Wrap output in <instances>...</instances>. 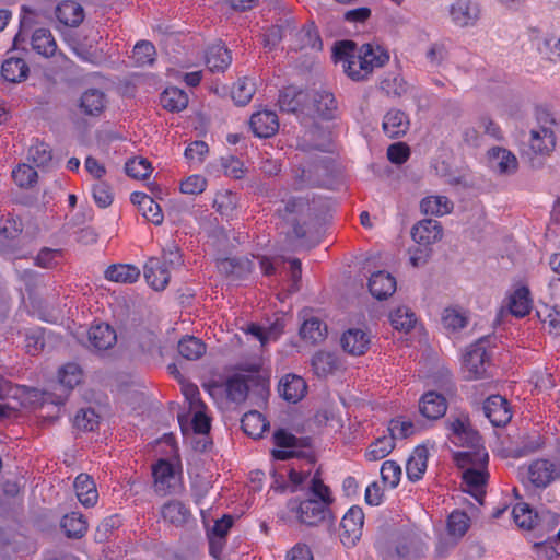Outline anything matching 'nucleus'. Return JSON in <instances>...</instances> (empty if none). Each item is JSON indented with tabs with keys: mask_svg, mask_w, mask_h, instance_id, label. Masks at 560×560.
<instances>
[{
	"mask_svg": "<svg viewBox=\"0 0 560 560\" xmlns=\"http://www.w3.org/2000/svg\"><path fill=\"white\" fill-rule=\"evenodd\" d=\"M279 215L292 226V234L307 249L319 243V217L315 199L292 197L278 209Z\"/></svg>",
	"mask_w": 560,
	"mask_h": 560,
	"instance_id": "1",
	"label": "nucleus"
},
{
	"mask_svg": "<svg viewBox=\"0 0 560 560\" xmlns=\"http://www.w3.org/2000/svg\"><path fill=\"white\" fill-rule=\"evenodd\" d=\"M312 498L298 502L291 500L289 508L300 523L307 526H317L323 522L332 523L334 516L329 509L332 503L329 488L318 476H314L310 487Z\"/></svg>",
	"mask_w": 560,
	"mask_h": 560,
	"instance_id": "2",
	"label": "nucleus"
},
{
	"mask_svg": "<svg viewBox=\"0 0 560 560\" xmlns=\"http://www.w3.org/2000/svg\"><path fill=\"white\" fill-rule=\"evenodd\" d=\"M488 460L489 455L483 447L457 454V462L460 467L470 465L463 471L464 491L470 493L480 504H483L485 487L489 477L487 471Z\"/></svg>",
	"mask_w": 560,
	"mask_h": 560,
	"instance_id": "3",
	"label": "nucleus"
},
{
	"mask_svg": "<svg viewBox=\"0 0 560 560\" xmlns=\"http://www.w3.org/2000/svg\"><path fill=\"white\" fill-rule=\"evenodd\" d=\"M249 390H255L259 396L265 397L269 392L268 378L260 374H236L226 382L228 398L234 402L244 401Z\"/></svg>",
	"mask_w": 560,
	"mask_h": 560,
	"instance_id": "4",
	"label": "nucleus"
},
{
	"mask_svg": "<svg viewBox=\"0 0 560 560\" xmlns=\"http://www.w3.org/2000/svg\"><path fill=\"white\" fill-rule=\"evenodd\" d=\"M490 341V336L480 337L465 353L464 366L468 373V380H479L487 376V365L490 364L487 347Z\"/></svg>",
	"mask_w": 560,
	"mask_h": 560,
	"instance_id": "5",
	"label": "nucleus"
},
{
	"mask_svg": "<svg viewBox=\"0 0 560 560\" xmlns=\"http://www.w3.org/2000/svg\"><path fill=\"white\" fill-rule=\"evenodd\" d=\"M332 56L336 62L342 63L345 72L353 81L365 80L370 74L359 68L358 61L361 60L357 56V44L353 40L337 42L332 49Z\"/></svg>",
	"mask_w": 560,
	"mask_h": 560,
	"instance_id": "6",
	"label": "nucleus"
},
{
	"mask_svg": "<svg viewBox=\"0 0 560 560\" xmlns=\"http://www.w3.org/2000/svg\"><path fill=\"white\" fill-rule=\"evenodd\" d=\"M446 428L452 432L455 438V442L459 443L460 446H466L472 451L482 448L481 436L470 425L469 418L466 413H460L457 417H450L446 420Z\"/></svg>",
	"mask_w": 560,
	"mask_h": 560,
	"instance_id": "7",
	"label": "nucleus"
},
{
	"mask_svg": "<svg viewBox=\"0 0 560 560\" xmlns=\"http://www.w3.org/2000/svg\"><path fill=\"white\" fill-rule=\"evenodd\" d=\"M330 159H316L307 166L296 171V180L300 186H323L331 176Z\"/></svg>",
	"mask_w": 560,
	"mask_h": 560,
	"instance_id": "8",
	"label": "nucleus"
},
{
	"mask_svg": "<svg viewBox=\"0 0 560 560\" xmlns=\"http://www.w3.org/2000/svg\"><path fill=\"white\" fill-rule=\"evenodd\" d=\"M364 513L354 505L348 510L340 522V540L346 547H353L362 536Z\"/></svg>",
	"mask_w": 560,
	"mask_h": 560,
	"instance_id": "9",
	"label": "nucleus"
},
{
	"mask_svg": "<svg viewBox=\"0 0 560 560\" xmlns=\"http://www.w3.org/2000/svg\"><path fill=\"white\" fill-rule=\"evenodd\" d=\"M538 120L544 122V125L539 126L537 129L530 130L529 145L536 154H547L552 151L556 145L555 133L547 124L555 125L556 120L548 113H542V115L538 117Z\"/></svg>",
	"mask_w": 560,
	"mask_h": 560,
	"instance_id": "10",
	"label": "nucleus"
},
{
	"mask_svg": "<svg viewBox=\"0 0 560 560\" xmlns=\"http://www.w3.org/2000/svg\"><path fill=\"white\" fill-rule=\"evenodd\" d=\"M528 478L537 488H546L560 479V457L555 462L546 458L534 460L528 467Z\"/></svg>",
	"mask_w": 560,
	"mask_h": 560,
	"instance_id": "11",
	"label": "nucleus"
},
{
	"mask_svg": "<svg viewBox=\"0 0 560 560\" xmlns=\"http://www.w3.org/2000/svg\"><path fill=\"white\" fill-rule=\"evenodd\" d=\"M483 412L494 427H504L512 418L509 401L501 395L488 397L483 404Z\"/></svg>",
	"mask_w": 560,
	"mask_h": 560,
	"instance_id": "12",
	"label": "nucleus"
},
{
	"mask_svg": "<svg viewBox=\"0 0 560 560\" xmlns=\"http://www.w3.org/2000/svg\"><path fill=\"white\" fill-rule=\"evenodd\" d=\"M89 346L97 352L113 348L117 342L115 329L105 323L93 325L88 332Z\"/></svg>",
	"mask_w": 560,
	"mask_h": 560,
	"instance_id": "13",
	"label": "nucleus"
},
{
	"mask_svg": "<svg viewBox=\"0 0 560 560\" xmlns=\"http://www.w3.org/2000/svg\"><path fill=\"white\" fill-rule=\"evenodd\" d=\"M412 240L422 245L423 247H428L440 241L443 236V228L441 223L433 219H424L418 222L411 230Z\"/></svg>",
	"mask_w": 560,
	"mask_h": 560,
	"instance_id": "14",
	"label": "nucleus"
},
{
	"mask_svg": "<svg viewBox=\"0 0 560 560\" xmlns=\"http://www.w3.org/2000/svg\"><path fill=\"white\" fill-rule=\"evenodd\" d=\"M249 126L255 136L259 138H269L279 129L278 116L272 110H259L252 115Z\"/></svg>",
	"mask_w": 560,
	"mask_h": 560,
	"instance_id": "15",
	"label": "nucleus"
},
{
	"mask_svg": "<svg viewBox=\"0 0 560 560\" xmlns=\"http://www.w3.org/2000/svg\"><path fill=\"white\" fill-rule=\"evenodd\" d=\"M32 50L44 57L51 58L58 52L57 42L49 28L38 27L30 36Z\"/></svg>",
	"mask_w": 560,
	"mask_h": 560,
	"instance_id": "16",
	"label": "nucleus"
},
{
	"mask_svg": "<svg viewBox=\"0 0 560 560\" xmlns=\"http://www.w3.org/2000/svg\"><path fill=\"white\" fill-rule=\"evenodd\" d=\"M143 272L147 283L155 291L164 290L170 282V270L162 264L161 258H149Z\"/></svg>",
	"mask_w": 560,
	"mask_h": 560,
	"instance_id": "17",
	"label": "nucleus"
},
{
	"mask_svg": "<svg viewBox=\"0 0 560 560\" xmlns=\"http://www.w3.org/2000/svg\"><path fill=\"white\" fill-rule=\"evenodd\" d=\"M491 167L500 175L515 174L518 168L517 158L508 149L491 148L488 151Z\"/></svg>",
	"mask_w": 560,
	"mask_h": 560,
	"instance_id": "18",
	"label": "nucleus"
},
{
	"mask_svg": "<svg viewBox=\"0 0 560 560\" xmlns=\"http://www.w3.org/2000/svg\"><path fill=\"white\" fill-rule=\"evenodd\" d=\"M361 61L359 68L365 73H371L374 67H382L389 60V55L382 47H374L371 44H363L357 54Z\"/></svg>",
	"mask_w": 560,
	"mask_h": 560,
	"instance_id": "19",
	"label": "nucleus"
},
{
	"mask_svg": "<svg viewBox=\"0 0 560 560\" xmlns=\"http://www.w3.org/2000/svg\"><path fill=\"white\" fill-rule=\"evenodd\" d=\"M307 389L306 382L299 375L287 374L280 380L279 393L289 402L300 401Z\"/></svg>",
	"mask_w": 560,
	"mask_h": 560,
	"instance_id": "20",
	"label": "nucleus"
},
{
	"mask_svg": "<svg viewBox=\"0 0 560 560\" xmlns=\"http://www.w3.org/2000/svg\"><path fill=\"white\" fill-rule=\"evenodd\" d=\"M447 404L443 395L435 392L424 394L419 404V410L429 420H438L446 412Z\"/></svg>",
	"mask_w": 560,
	"mask_h": 560,
	"instance_id": "21",
	"label": "nucleus"
},
{
	"mask_svg": "<svg viewBox=\"0 0 560 560\" xmlns=\"http://www.w3.org/2000/svg\"><path fill=\"white\" fill-rule=\"evenodd\" d=\"M369 290L377 300H386L396 291V279L386 271H376L369 279Z\"/></svg>",
	"mask_w": 560,
	"mask_h": 560,
	"instance_id": "22",
	"label": "nucleus"
},
{
	"mask_svg": "<svg viewBox=\"0 0 560 560\" xmlns=\"http://www.w3.org/2000/svg\"><path fill=\"white\" fill-rule=\"evenodd\" d=\"M410 126L407 114L400 109H390L383 120V130L389 138H399L406 135Z\"/></svg>",
	"mask_w": 560,
	"mask_h": 560,
	"instance_id": "23",
	"label": "nucleus"
},
{
	"mask_svg": "<svg viewBox=\"0 0 560 560\" xmlns=\"http://www.w3.org/2000/svg\"><path fill=\"white\" fill-rule=\"evenodd\" d=\"M340 342L346 352L352 355H361L368 350L370 338L362 329L351 328L342 335Z\"/></svg>",
	"mask_w": 560,
	"mask_h": 560,
	"instance_id": "24",
	"label": "nucleus"
},
{
	"mask_svg": "<svg viewBox=\"0 0 560 560\" xmlns=\"http://www.w3.org/2000/svg\"><path fill=\"white\" fill-rule=\"evenodd\" d=\"M30 74V67L23 58H7L1 66L2 78L10 83L24 82Z\"/></svg>",
	"mask_w": 560,
	"mask_h": 560,
	"instance_id": "25",
	"label": "nucleus"
},
{
	"mask_svg": "<svg viewBox=\"0 0 560 560\" xmlns=\"http://www.w3.org/2000/svg\"><path fill=\"white\" fill-rule=\"evenodd\" d=\"M453 21L464 27L474 24L479 18V9L469 0H458L451 7Z\"/></svg>",
	"mask_w": 560,
	"mask_h": 560,
	"instance_id": "26",
	"label": "nucleus"
},
{
	"mask_svg": "<svg viewBox=\"0 0 560 560\" xmlns=\"http://www.w3.org/2000/svg\"><path fill=\"white\" fill-rule=\"evenodd\" d=\"M74 489L79 501L84 506H94L98 493L93 479L86 474H80L74 480Z\"/></svg>",
	"mask_w": 560,
	"mask_h": 560,
	"instance_id": "27",
	"label": "nucleus"
},
{
	"mask_svg": "<svg viewBox=\"0 0 560 560\" xmlns=\"http://www.w3.org/2000/svg\"><path fill=\"white\" fill-rule=\"evenodd\" d=\"M428 456L429 452L425 446L419 445L415 448L406 464V472L409 480L418 481L422 478L427 469Z\"/></svg>",
	"mask_w": 560,
	"mask_h": 560,
	"instance_id": "28",
	"label": "nucleus"
},
{
	"mask_svg": "<svg viewBox=\"0 0 560 560\" xmlns=\"http://www.w3.org/2000/svg\"><path fill=\"white\" fill-rule=\"evenodd\" d=\"M244 433L253 439H258L269 428V422L257 410L246 412L241 419Z\"/></svg>",
	"mask_w": 560,
	"mask_h": 560,
	"instance_id": "29",
	"label": "nucleus"
},
{
	"mask_svg": "<svg viewBox=\"0 0 560 560\" xmlns=\"http://www.w3.org/2000/svg\"><path fill=\"white\" fill-rule=\"evenodd\" d=\"M231 61V52L224 46L217 44L208 48L206 63L210 71H224L230 66Z\"/></svg>",
	"mask_w": 560,
	"mask_h": 560,
	"instance_id": "30",
	"label": "nucleus"
},
{
	"mask_svg": "<svg viewBox=\"0 0 560 560\" xmlns=\"http://www.w3.org/2000/svg\"><path fill=\"white\" fill-rule=\"evenodd\" d=\"M300 336L311 345H317L327 336V325L317 317L304 320L300 328Z\"/></svg>",
	"mask_w": 560,
	"mask_h": 560,
	"instance_id": "31",
	"label": "nucleus"
},
{
	"mask_svg": "<svg viewBox=\"0 0 560 560\" xmlns=\"http://www.w3.org/2000/svg\"><path fill=\"white\" fill-rule=\"evenodd\" d=\"M218 269L222 275L240 279L252 270V262L245 258L229 257L218 261Z\"/></svg>",
	"mask_w": 560,
	"mask_h": 560,
	"instance_id": "32",
	"label": "nucleus"
},
{
	"mask_svg": "<svg viewBox=\"0 0 560 560\" xmlns=\"http://www.w3.org/2000/svg\"><path fill=\"white\" fill-rule=\"evenodd\" d=\"M57 19L67 26H78L84 19L83 8L74 1H66L56 9Z\"/></svg>",
	"mask_w": 560,
	"mask_h": 560,
	"instance_id": "33",
	"label": "nucleus"
},
{
	"mask_svg": "<svg viewBox=\"0 0 560 560\" xmlns=\"http://www.w3.org/2000/svg\"><path fill=\"white\" fill-rule=\"evenodd\" d=\"M60 526L66 536L72 539L82 538L88 532V522L78 512L66 514L61 520Z\"/></svg>",
	"mask_w": 560,
	"mask_h": 560,
	"instance_id": "34",
	"label": "nucleus"
},
{
	"mask_svg": "<svg viewBox=\"0 0 560 560\" xmlns=\"http://www.w3.org/2000/svg\"><path fill=\"white\" fill-rule=\"evenodd\" d=\"M313 105L317 114L324 119H332L338 107L334 94L327 90L314 92Z\"/></svg>",
	"mask_w": 560,
	"mask_h": 560,
	"instance_id": "35",
	"label": "nucleus"
},
{
	"mask_svg": "<svg viewBox=\"0 0 560 560\" xmlns=\"http://www.w3.org/2000/svg\"><path fill=\"white\" fill-rule=\"evenodd\" d=\"M104 107L105 94L97 89H90L85 91L80 98V108L85 115H100Z\"/></svg>",
	"mask_w": 560,
	"mask_h": 560,
	"instance_id": "36",
	"label": "nucleus"
},
{
	"mask_svg": "<svg viewBox=\"0 0 560 560\" xmlns=\"http://www.w3.org/2000/svg\"><path fill=\"white\" fill-rule=\"evenodd\" d=\"M160 102L170 112H180L188 105V95L183 90L172 86L163 91Z\"/></svg>",
	"mask_w": 560,
	"mask_h": 560,
	"instance_id": "37",
	"label": "nucleus"
},
{
	"mask_svg": "<svg viewBox=\"0 0 560 560\" xmlns=\"http://www.w3.org/2000/svg\"><path fill=\"white\" fill-rule=\"evenodd\" d=\"M511 313L516 317H525L532 310L530 291L527 287H521L514 291L509 304Z\"/></svg>",
	"mask_w": 560,
	"mask_h": 560,
	"instance_id": "38",
	"label": "nucleus"
},
{
	"mask_svg": "<svg viewBox=\"0 0 560 560\" xmlns=\"http://www.w3.org/2000/svg\"><path fill=\"white\" fill-rule=\"evenodd\" d=\"M421 211L431 215H443L451 213L454 203L446 196H429L420 202Z\"/></svg>",
	"mask_w": 560,
	"mask_h": 560,
	"instance_id": "39",
	"label": "nucleus"
},
{
	"mask_svg": "<svg viewBox=\"0 0 560 560\" xmlns=\"http://www.w3.org/2000/svg\"><path fill=\"white\" fill-rule=\"evenodd\" d=\"M140 276V270L132 265H112L105 271L107 280L120 283H132Z\"/></svg>",
	"mask_w": 560,
	"mask_h": 560,
	"instance_id": "40",
	"label": "nucleus"
},
{
	"mask_svg": "<svg viewBox=\"0 0 560 560\" xmlns=\"http://www.w3.org/2000/svg\"><path fill=\"white\" fill-rule=\"evenodd\" d=\"M162 516L172 524L183 525L190 517V512L183 502L173 500L163 505Z\"/></svg>",
	"mask_w": 560,
	"mask_h": 560,
	"instance_id": "41",
	"label": "nucleus"
},
{
	"mask_svg": "<svg viewBox=\"0 0 560 560\" xmlns=\"http://www.w3.org/2000/svg\"><path fill=\"white\" fill-rule=\"evenodd\" d=\"M179 354L187 360H198L206 353V345L194 336H186L178 342Z\"/></svg>",
	"mask_w": 560,
	"mask_h": 560,
	"instance_id": "42",
	"label": "nucleus"
},
{
	"mask_svg": "<svg viewBox=\"0 0 560 560\" xmlns=\"http://www.w3.org/2000/svg\"><path fill=\"white\" fill-rule=\"evenodd\" d=\"M312 366L316 375L326 376L338 368V360L335 353L318 351L312 358Z\"/></svg>",
	"mask_w": 560,
	"mask_h": 560,
	"instance_id": "43",
	"label": "nucleus"
},
{
	"mask_svg": "<svg viewBox=\"0 0 560 560\" xmlns=\"http://www.w3.org/2000/svg\"><path fill=\"white\" fill-rule=\"evenodd\" d=\"M273 443L281 448H304L311 446V438H296L284 429H278L273 433Z\"/></svg>",
	"mask_w": 560,
	"mask_h": 560,
	"instance_id": "44",
	"label": "nucleus"
},
{
	"mask_svg": "<svg viewBox=\"0 0 560 560\" xmlns=\"http://www.w3.org/2000/svg\"><path fill=\"white\" fill-rule=\"evenodd\" d=\"M302 91L288 86L280 91L278 104L281 112L296 113L302 104Z\"/></svg>",
	"mask_w": 560,
	"mask_h": 560,
	"instance_id": "45",
	"label": "nucleus"
},
{
	"mask_svg": "<svg viewBox=\"0 0 560 560\" xmlns=\"http://www.w3.org/2000/svg\"><path fill=\"white\" fill-rule=\"evenodd\" d=\"M296 37L299 39V44L295 49L312 48L320 50L323 47L318 31L313 23L303 26V28L296 33Z\"/></svg>",
	"mask_w": 560,
	"mask_h": 560,
	"instance_id": "46",
	"label": "nucleus"
},
{
	"mask_svg": "<svg viewBox=\"0 0 560 560\" xmlns=\"http://www.w3.org/2000/svg\"><path fill=\"white\" fill-rule=\"evenodd\" d=\"M393 327L397 330L408 332L416 324V315L406 306L398 307L389 315Z\"/></svg>",
	"mask_w": 560,
	"mask_h": 560,
	"instance_id": "47",
	"label": "nucleus"
},
{
	"mask_svg": "<svg viewBox=\"0 0 560 560\" xmlns=\"http://www.w3.org/2000/svg\"><path fill=\"white\" fill-rule=\"evenodd\" d=\"M395 447V440L392 435L376 439L369 447L366 457L369 460H380L386 457Z\"/></svg>",
	"mask_w": 560,
	"mask_h": 560,
	"instance_id": "48",
	"label": "nucleus"
},
{
	"mask_svg": "<svg viewBox=\"0 0 560 560\" xmlns=\"http://www.w3.org/2000/svg\"><path fill=\"white\" fill-rule=\"evenodd\" d=\"M512 515L516 525L524 529H532L537 520V513L534 512L527 503H517Z\"/></svg>",
	"mask_w": 560,
	"mask_h": 560,
	"instance_id": "49",
	"label": "nucleus"
},
{
	"mask_svg": "<svg viewBox=\"0 0 560 560\" xmlns=\"http://www.w3.org/2000/svg\"><path fill=\"white\" fill-rule=\"evenodd\" d=\"M126 174L136 179H145L152 172L151 163L144 158H133L125 164Z\"/></svg>",
	"mask_w": 560,
	"mask_h": 560,
	"instance_id": "50",
	"label": "nucleus"
},
{
	"mask_svg": "<svg viewBox=\"0 0 560 560\" xmlns=\"http://www.w3.org/2000/svg\"><path fill=\"white\" fill-rule=\"evenodd\" d=\"M295 26L293 25V20H285L283 24L281 25H273L271 26L264 39L265 47H269L270 49L273 48L277 44L281 42L283 36H285L287 33H292L294 31Z\"/></svg>",
	"mask_w": 560,
	"mask_h": 560,
	"instance_id": "51",
	"label": "nucleus"
},
{
	"mask_svg": "<svg viewBox=\"0 0 560 560\" xmlns=\"http://www.w3.org/2000/svg\"><path fill=\"white\" fill-rule=\"evenodd\" d=\"M254 93V83L247 79L238 80L236 83H234L231 91L233 101L241 106H244L247 103H249Z\"/></svg>",
	"mask_w": 560,
	"mask_h": 560,
	"instance_id": "52",
	"label": "nucleus"
},
{
	"mask_svg": "<svg viewBox=\"0 0 560 560\" xmlns=\"http://www.w3.org/2000/svg\"><path fill=\"white\" fill-rule=\"evenodd\" d=\"M442 323L446 329L456 331L466 327L468 324V318L457 308L448 307L444 310Z\"/></svg>",
	"mask_w": 560,
	"mask_h": 560,
	"instance_id": "53",
	"label": "nucleus"
},
{
	"mask_svg": "<svg viewBox=\"0 0 560 560\" xmlns=\"http://www.w3.org/2000/svg\"><path fill=\"white\" fill-rule=\"evenodd\" d=\"M60 385L66 389H72L81 382V369L75 363H69L59 371Z\"/></svg>",
	"mask_w": 560,
	"mask_h": 560,
	"instance_id": "54",
	"label": "nucleus"
},
{
	"mask_svg": "<svg viewBox=\"0 0 560 560\" xmlns=\"http://www.w3.org/2000/svg\"><path fill=\"white\" fill-rule=\"evenodd\" d=\"M37 172L27 164H21L12 171V178L20 187H32L37 182Z\"/></svg>",
	"mask_w": 560,
	"mask_h": 560,
	"instance_id": "55",
	"label": "nucleus"
},
{
	"mask_svg": "<svg viewBox=\"0 0 560 560\" xmlns=\"http://www.w3.org/2000/svg\"><path fill=\"white\" fill-rule=\"evenodd\" d=\"M28 159L37 166H47L52 160V151L45 142H36L28 149Z\"/></svg>",
	"mask_w": 560,
	"mask_h": 560,
	"instance_id": "56",
	"label": "nucleus"
},
{
	"mask_svg": "<svg viewBox=\"0 0 560 560\" xmlns=\"http://www.w3.org/2000/svg\"><path fill=\"white\" fill-rule=\"evenodd\" d=\"M447 527L451 535L462 537L469 527V517L464 512L454 511L448 516Z\"/></svg>",
	"mask_w": 560,
	"mask_h": 560,
	"instance_id": "57",
	"label": "nucleus"
},
{
	"mask_svg": "<svg viewBox=\"0 0 560 560\" xmlns=\"http://www.w3.org/2000/svg\"><path fill=\"white\" fill-rule=\"evenodd\" d=\"M98 418L93 409H81L74 418V425L79 430L94 431L98 427Z\"/></svg>",
	"mask_w": 560,
	"mask_h": 560,
	"instance_id": "58",
	"label": "nucleus"
},
{
	"mask_svg": "<svg viewBox=\"0 0 560 560\" xmlns=\"http://www.w3.org/2000/svg\"><path fill=\"white\" fill-rule=\"evenodd\" d=\"M401 476L400 466L394 460H386L381 467V477L385 485L392 489L397 487Z\"/></svg>",
	"mask_w": 560,
	"mask_h": 560,
	"instance_id": "59",
	"label": "nucleus"
},
{
	"mask_svg": "<svg viewBox=\"0 0 560 560\" xmlns=\"http://www.w3.org/2000/svg\"><path fill=\"white\" fill-rule=\"evenodd\" d=\"M23 230L21 221L15 220L10 214L7 218L0 219V236L3 240L16 238Z\"/></svg>",
	"mask_w": 560,
	"mask_h": 560,
	"instance_id": "60",
	"label": "nucleus"
},
{
	"mask_svg": "<svg viewBox=\"0 0 560 560\" xmlns=\"http://www.w3.org/2000/svg\"><path fill=\"white\" fill-rule=\"evenodd\" d=\"M162 264L170 269L180 267L184 262L180 249L175 242H171L163 248Z\"/></svg>",
	"mask_w": 560,
	"mask_h": 560,
	"instance_id": "61",
	"label": "nucleus"
},
{
	"mask_svg": "<svg viewBox=\"0 0 560 560\" xmlns=\"http://www.w3.org/2000/svg\"><path fill=\"white\" fill-rule=\"evenodd\" d=\"M132 52L138 65H149L154 60L155 47L150 42L142 40L135 45Z\"/></svg>",
	"mask_w": 560,
	"mask_h": 560,
	"instance_id": "62",
	"label": "nucleus"
},
{
	"mask_svg": "<svg viewBox=\"0 0 560 560\" xmlns=\"http://www.w3.org/2000/svg\"><path fill=\"white\" fill-rule=\"evenodd\" d=\"M139 211L142 213V215L149 221L152 222L155 225L162 224L164 220V214L162 212V209L155 200L152 199H145L144 205H141Z\"/></svg>",
	"mask_w": 560,
	"mask_h": 560,
	"instance_id": "63",
	"label": "nucleus"
},
{
	"mask_svg": "<svg viewBox=\"0 0 560 560\" xmlns=\"http://www.w3.org/2000/svg\"><path fill=\"white\" fill-rule=\"evenodd\" d=\"M93 198L94 201L97 203L101 208H107L113 203L114 196L112 192L110 186L100 180L93 186Z\"/></svg>",
	"mask_w": 560,
	"mask_h": 560,
	"instance_id": "64",
	"label": "nucleus"
}]
</instances>
